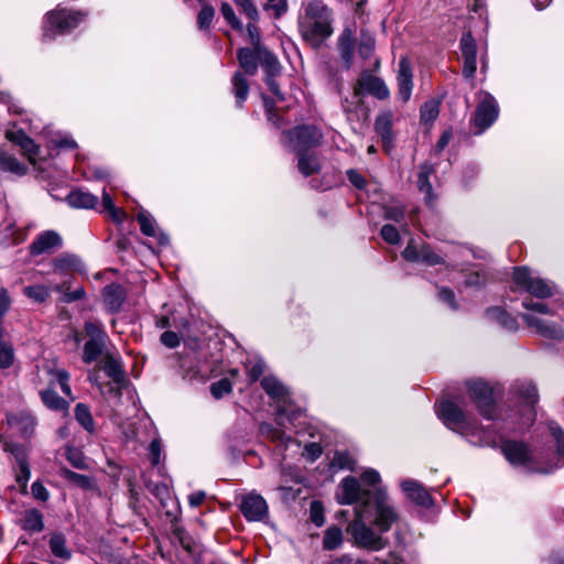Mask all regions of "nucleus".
<instances>
[{
  "label": "nucleus",
  "mask_w": 564,
  "mask_h": 564,
  "mask_svg": "<svg viewBox=\"0 0 564 564\" xmlns=\"http://www.w3.org/2000/svg\"><path fill=\"white\" fill-rule=\"evenodd\" d=\"M303 9L299 19L301 34L305 41L318 46L333 33L332 11L321 0H310L303 3Z\"/></svg>",
  "instance_id": "1"
},
{
  "label": "nucleus",
  "mask_w": 564,
  "mask_h": 564,
  "mask_svg": "<svg viewBox=\"0 0 564 564\" xmlns=\"http://www.w3.org/2000/svg\"><path fill=\"white\" fill-rule=\"evenodd\" d=\"M367 506L355 507V519L347 525V533L351 536L352 543L359 549L378 552L389 545V540L377 533L367 522Z\"/></svg>",
  "instance_id": "2"
},
{
  "label": "nucleus",
  "mask_w": 564,
  "mask_h": 564,
  "mask_svg": "<svg viewBox=\"0 0 564 564\" xmlns=\"http://www.w3.org/2000/svg\"><path fill=\"white\" fill-rule=\"evenodd\" d=\"M368 509L370 524L376 527L380 533L388 532L400 519L397 509L389 502L383 488H377L373 495L366 494L365 502L361 506Z\"/></svg>",
  "instance_id": "3"
},
{
  "label": "nucleus",
  "mask_w": 564,
  "mask_h": 564,
  "mask_svg": "<svg viewBox=\"0 0 564 564\" xmlns=\"http://www.w3.org/2000/svg\"><path fill=\"white\" fill-rule=\"evenodd\" d=\"M323 133L314 124H301L282 132V143L293 152H306L322 143Z\"/></svg>",
  "instance_id": "4"
},
{
  "label": "nucleus",
  "mask_w": 564,
  "mask_h": 564,
  "mask_svg": "<svg viewBox=\"0 0 564 564\" xmlns=\"http://www.w3.org/2000/svg\"><path fill=\"white\" fill-rule=\"evenodd\" d=\"M82 11L53 10L45 15L44 37L54 39L56 34H65L74 30L85 20Z\"/></svg>",
  "instance_id": "5"
},
{
  "label": "nucleus",
  "mask_w": 564,
  "mask_h": 564,
  "mask_svg": "<svg viewBox=\"0 0 564 564\" xmlns=\"http://www.w3.org/2000/svg\"><path fill=\"white\" fill-rule=\"evenodd\" d=\"M466 387L479 414L487 420H494L496 417V398L492 388L481 380L468 381Z\"/></svg>",
  "instance_id": "6"
},
{
  "label": "nucleus",
  "mask_w": 564,
  "mask_h": 564,
  "mask_svg": "<svg viewBox=\"0 0 564 564\" xmlns=\"http://www.w3.org/2000/svg\"><path fill=\"white\" fill-rule=\"evenodd\" d=\"M512 281L519 290L538 299H547L553 295L551 285L541 278L532 276L527 267L514 268Z\"/></svg>",
  "instance_id": "7"
},
{
  "label": "nucleus",
  "mask_w": 564,
  "mask_h": 564,
  "mask_svg": "<svg viewBox=\"0 0 564 564\" xmlns=\"http://www.w3.org/2000/svg\"><path fill=\"white\" fill-rule=\"evenodd\" d=\"M436 412L443 423L454 431L466 433L473 429L471 419L454 401L445 400L441 402Z\"/></svg>",
  "instance_id": "8"
},
{
  "label": "nucleus",
  "mask_w": 564,
  "mask_h": 564,
  "mask_svg": "<svg viewBox=\"0 0 564 564\" xmlns=\"http://www.w3.org/2000/svg\"><path fill=\"white\" fill-rule=\"evenodd\" d=\"M365 93L379 100H386L390 97V90L384 80L369 72H364L354 86V96L358 99V102L361 101Z\"/></svg>",
  "instance_id": "9"
},
{
  "label": "nucleus",
  "mask_w": 564,
  "mask_h": 564,
  "mask_svg": "<svg viewBox=\"0 0 564 564\" xmlns=\"http://www.w3.org/2000/svg\"><path fill=\"white\" fill-rule=\"evenodd\" d=\"M0 444L4 452H8L13 455L17 460L19 470L15 476V480L21 487V490L25 492L28 487V481L31 476L30 465L28 463L26 451L24 446L17 444L9 440L6 436L0 435Z\"/></svg>",
  "instance_id": "10"
},
{
  "label": "nucleus",
  "mask_w": 564,
  "mask_h": 564,
  "mask_svg": "<svg viewBox=\"0 0 564 564\" xmlns=\"http://www.w3.org/2000/svg\"><path fill=\"white\" fill-rule=\"evenodd\" d=\"M499 107L496 99L486 95L485 98L477 105L471 122L474 123L476 134L482 133L488 129L498 118Z\"/></svg>",
  "instance_id": "11"
},
{
  "label": "nucleus",
  "mask_w": 564,
  "mask_h": 564,
  "mask_svg": "<svg viewBox=\"0 0 564 564\" xmlns=\"http://www.w3.org/2000/svg\"><path fill=\"white\" fill-rule=\"evenodd\" d=\"M398 98L403 102H408L413 90V70L410 59L402 56L399 61L397 72Z\"/></svg>",
  "instance_id": "12"
},
{
  "label": "nucleus",
  "mask_w": 564,
  "mask_h": 564,
  "mask_svg": "<svg viewBox=\"0 0 564 564\" xmlns=\"http://www.w3.org/2000/svg\"><path fill=\"white\" fill-rule=\"evenodd\" d=\"M340 487L343 490V496L339 500L340 505H362L366 494H369V496L373 495V491L369 488H362L359 480L352 476L345 477L340 482Z\"/></svg>",
  "instance_id": "13"
},
{
  "label": "nucleus",
  "mask_w": 564,
  "mask_h": 564,
  "mask_svg": "<svg viewBox=\"0 0 564 564\" xmlns=\"http://www.w3.org/2000/svg\"><path fill=\"white\" fill-rule=\"evenodd\" d=\"M459 48L464 62L463 75L466 78H473L477 68V44L470 32L462 35Z\"/></svg>",
  "instance_id": "14"
},
{
  "label": "nucleus",
  "mask_w": 564,
  "mask_h": 564,
  "mask_svg": "<svg viewBox=\"0 0 564 564\" xmlns=\"http://www.w3.org/2000/svg\"><path fill=\"white\" fill-rule=\"evenodd\" d=\"M520 317L530 328H534L538 334L545 338L556 340L564 338V329L556 323L546 322L528 313L520 314Z\"/></svg>",
  "instance_id": "15"
},
{
  "label": "nucleus",
  "mask_w": 564,
  "mask_h": 564,
  "mask_svg": "<svg viewBox=\"0 0 564 564\" xmlns=\"http://www.w3.org/2000/svg\"><path fill=\"white\" fill-rule=\"evenodd\" d=\"M240 511L248 521H261L268 513V505L260 495L249 494L243 497Z\"/></svg>",
  "instance_id": "16"
},
{
  "label": "nucleus",
  "mask_w": 564,
  "mask_h": 564,
  "mask_svg": "<svg viewBox=\"0 0 564 564\" xmlns=\"http://www.w3.org/2000/svg\"><path fill=\"white\" fill-rule=\"evenodd\" d=\"M17 525L29 534L41 533L44 528V514L36 508H28L19 513Z\"/></svg>",
  "instance_id": "17"
},
{
  "label": "nucleus",
  "mask_w": 564,
  "mask_h": 564,
  "mask_svg": "<svg viewBox=\"0 0 564 564\" xmlns=\"http://www.w3.org/2000/svg\"><path fill=\"white\" fill-rule=\"evenodd\" d=\"M393 115L390 111L382 112L375 120V131L381 138L383 150L389 153L393 148L394 135L392 132Z\"/></svg>",
  "instance_id": "18"
},
{
  "label": "nucleus",
  "mask_w": 564,
  "mask_h": 564,
  "mask_svg": "<svg viewBox=\"0 0 564 564\" xmlns=\"http://www.w3.org/2000/svg\"><path fill=\"white\" fill-rule=\"evenodd\" d=\"M62 246L61 236L53 230H47L40 234L30 245V253L32 256H40L45 252H51Z\"/></svg>",
  "instance_id": "19"
},
{
  "label": "nucleus",
  "mask_w": 564,
  "mask_h": 564,
  "mask_svg": "<svg viewBox=\"0 0 564 564\" xmlns=\"http://www.w3.org/2000/svg\"><path fill=\"white\" fill-rule=\"evenodd\" d=\"M263 46H257L252 50L249 47H241L237 52V59L240 66V70L247 76H254L258 72L260 64V52Z\"/></svg>",
  "instance_id": "20"
},
{
  "label": "nucleus",
  "mask_w": 564,
  "mask_h": 564,
  "mask_svg": "<svg viewBox=\"0 0 564 564\" xmlns=\"http://www.w3.org/2000/svg\"><path fill=\"white\" fill-rule=\"evenodd\" d=\"M501 448L506 458L513 465H527L530 462V451L523 442L507 441Z\"/></svg>",
  "instance_id": "21"
},
{
  "label": "nucleus",
  "mask_w": 564,
  "mask_h": 564,
  "mask_svg": "<svg viewBox=\"0 0 564 564\" xmlns=\"http://www.w3.org/2000/svg\"><path fill=\"white\" fill-rule=\"evenodd\" d=\"M401 487L408 497L416 505L424 508L433 506V498L421 484L414 480H404L402 481Z\"/></svg>",
  "instance_id": "22"
},
{
  "label": "nucleus",
  "mask_w": 564,
  "mask_h": 564,
  "mask_svg": "<svg viewBox=\"0 0 564 564\" xmlns=\"http://www.w3.org/2000/svg\"><path fill=\"white\" fill-rule=\"evenodd\" d=\"M435 173V169L432 164L424 163L419 166L417 173V188L424 194V200L427 205H432L436 198L430 176Z\"/></svg>",
  "instance_id": "23"
},
{
  "label": "nucleus",
  "mask_w": 564,
  "mask_h": 564,
  "mask_svg": "<svg viewBox=\"0 0 564 564\" xmlns=\"http://www.w3.org/2000/svg\"><path fill=\"white\" fill-rule=\"evenodd\" d=\"M72 208L91 209L98 204V197L82 188L72 189L65 197Z\"/></svg>",
  "instance_id": "24"
},
{
  "label": "nucleus",
  "mask_w": 564,
  "mask_h": 564,
  "mask_svg": "<svg viewBox=\"0 0 564 564\" xmlns=\"http://www.w3.org/2000/svg\"><path fill=\"white\" fill-rule=\"evenodd\" d=\"M231 94L235 97L236 106L242 108L250 91V83L241 70H236L231 77Z\"/></svg>",
  "instance_id": "25"
},
{
  "label": "nucleus",
  "mask_w": 564,
  "mask_h": 564,
  "mask_svg": "<svg viewBox=\"0 0 564 564\" xmlns=\"http://www.w3.org/2000/svg\"><path fill=\"white\" fill-rule=\"evenodd\" d=\"M104 303L111 312L120 310L126 299V292L119 284H109L104 289Z\"/></svg>",
  "instance_id": "26"
},
{
  "label": "nucleus",
  "mask_w": 564,
  "mask_h": 564,
  "mask_svg": "<svg viewBox=\"0 0 564 564\" xmlns=\"http://www.w3.org/2000/svg\"><path fill=\"white\" fill-rule=\"evenodd\" d=\"M297 169L300 173L307 177L314 174L319 173L321 163L315 153L306 152H297Z\"/></svg>",
  "instance_id": "27"
},
{
  "label": "nucleus",
  "mask_w": 564,
  "mask_h": 564,
  "mask_svg": "<svg viewBox=\"0 0 564 564\" xmlns=\"http://www.w3.org/2000/svg\"><path fill=\"white\" fill-rule=\"evenodd\" d=\"M338 50L340 53V57L345 64V67L348 69L352 64V57L355 52V41L352 37V33L350 30L346 29L339 35L338 39Z\"/></svg>",
  "instance_id": "28"
},
{
  "label": "nucleus",
  "mask_w": 564,
  "mask_h": 564,
  "mask_svg": "<svg viewBox=\"0 0 564 564\" xmlns=\"http://www.w3.org/2000/svg\"><path fill=\"white\" fill-rule=\"evenodd\" d=\"M6 137L11 142L19 145L30 159L37 154V145L23 130L8 131Z\"/></svg>",
  "instance_id": "29"
},
{
  "label": "nucleus",
  "mask_w": 564,
  "mask_h": 564,
  "mask_svg": "<svg viewBox=\"0 0 564 564\" xmlns=\"http://www.w3.org/2000/svg\"><path fill=\"white\" fill-rule=\"evenodd\" d=\"M50 550L55 557L68 561L72 557V551L67 547L66 538L61 532H54L48 541Z\"/></svg>",
  "instance_id": "30"
},
{
  "label": "nucleus",
  "mask_w": 564,
  "mask_h": 564,
  "mask_svg": "<svg viewBox=\"0 0 564 564\" xmlns=\"http://www.w3.org/2000/svg\"><path fill=\"white\" fill-rule=\"evenodd\" d=\"M486 317L490 321L497 322L508 330H517L518 323L514 317L509 315L505 310L498 306L489 307L486 310Z\"/></svg>",
  "instance_id": "31"
},
{
  "label": "nucleus",
  "mask_w": 564,
  "mask_h": 564,
  "mask_svg": "<svg viewBox=\"0 0 564 564\" xmlns=\"http://www.w3.org/2000/svg\"><path fill=\"white\" fill-rule=\"evenodd\" d=\"M102 369L105 373L113 380L115 383L121 384L124 382V371L120 360L113 355L107 354L105 356Z\"/></svg>",
  "instance_id": "32"
},
{
  "label": "nucleus",
  "mask_w": 564,
  "mask_h": 564,
  "mask_svg": "<svg viewBox=\"0 0 564 564\" xmlns=\"http://www.w3.org/2000/svg\"><path fill=\"white\" fill-rule=\"evenodd\" d=\"M8 423L14 427L23 437H30L33 434L35 421L32 416L26 414L11 415L8 417Z\"/></svg>",
  "instance_id": "33"
},
{
  "label": "nucleus",
  "mask_w": 564,
  "mask_h": 564,
  "mask_svg": "<svg viewBox=\"0 0 564 564\" xmlns=\"http://www.w3.org/2000/svg\"><path fill=\"white\" fill-rule=\"evenodd\" d=\"M517 395L529 408L530 412L533 411L534 405L539 401L538 389L534 384L525 382L517 386Z\"/></svg>",
  "instance_id": "34"
},
{
  "label": "nucleus",
  "mask_w": 564,
  "mask_h": 564,
  "mask_svg": "<svg viewBox=\"0 0 564 564\" xmlns=\"http://www.w3.org/2000/svg\"><path fill=\"white\" fill-rule=\"evenodd\" d=\"M260 65L265 72L267 76H279L281 73V65L276 56L271 53L265 46L260 50Z\"/></svg>",
  "instance_id": "35"
},
{
  "label": "nucleus",
  "mask_w": 564,
  "mask_h": 564,
  "mask_svg": "<svg viewBox=\"0 0 564 564\" xmlns=\"http://www.w3.org/2000/svg\"><path fill=\"white\" fill-rule=\"evenodd\" d=\"M106 340L88 339L84 345L83 361L91 364L96 361L104 352Z\"/></svg>",
  "instance_id": "36"
},
{
  "label": "nucleus",
  "mask_w": 564,
  "mask_h": 564,
  "mask_svg": "<svg viewBox=\"0 0 564 564\" xmlns=\"http://www.w3.org/2000/svg\"><path fill=\"white\" fill-rule=\"evenodd\" d=\"M0 170L15 175H24L28 171L25 164L21 163L15 156L6 152L0 153Z\"/></svg>",
  "instance_id": "37"
},
{
  "label": "nucleus",
  "mask_w": 564,
  "mask_h": 564,
  "mask_svg": "<svg viewBox=\"0 0 564 564\" xmlns=\"http://www.w3.org/2000/svg\"><path fill=\"white\" fill-rule=\"evenodd\" d=\"M344 542L343 531L340 528L333 525L329 527L323 538V549L334 551L341 546Z\"/></svg>",
  "instance_id": "38"
},
{
  "label": "nucleus",
  "mask_w": 564,
  "mask_h": 564,
  "mask_svg": "<svg viewBox=\"0 0 564 564\" xmlns=\"http://www.w3.org/2000/svg\"><path fill=\"white\" fill-rule=\"evenodd\" d=\"M41 399L43 403L52 410L64 411L68 408V402L59 397L54 390L47 389L41 391Z\"/></svg>",
  "instance_id": "39"
},
{
  "label": "nucleus",
  "mask_w": 564,
  "mask_h": 564,
  "mask_svg": "<svg viewBox=\"0 0 564 564\" xmlns=\"http://www.w3.org/2000/svg\"><path fill=\"white\" fill-rule=\"evenodd\" d=\"M59 475L82 489H90L93 487V480L89 476L75 473L66 467L59 468Z\"/></svg>",
  "instance_id": "40"
},
{
  "label": "nucleus",
  "mask_w": 564,
  "mask_h": 564,
  "mask_svg": "<svg viewBox=\"0 0 564 564\" xmlns=\"http://www.w3.org/2000/svg\"><path fill=\"white\" fill-rule=\"evenodd\" d=\"M260 384L265 393L273 399L283 398L286 394L285 387L274 377L262 378Z\"/></svg>",
  "instance_id": "41"
},
{
  "label": "nucleus",
  "mask_w": 564,
  "mask_h": 564,
  "mask_svg": "<svg viewBox=\"0 0 564 564\" xmlns=\"http://www.w3.org/2000/svg\"><path fill=\"white\" fill-rule=\"evenodd\" d=\"M76 421L87 431L94 432L95 422L89 408L84 403H77L75 406Z\"/></svg>",
  "instance_id": "42"
},
{
  "label": "nucleus",
  "mask_w": 564,
  "mask_h": 564,
  "mask_svg": "<svg viewBox=\"0 0 564 564\" xmlns=\"http://www.w3.org/2000/svg\"><path fill=\"white\" fill-rule=\"evenodd\" d=\"M440 113V101L435 99L427 100L420 109V118L424 123H432Z\"/></svg>",
  "instance_id": "43"
},
{
  "label": "nucleus",
  "mask_w": 564,
  "mask_h": 564,
  "mask_svg": "<svg viewBox=\"0 0 564 564\" xmlns=\"http://www.w3.org/2000/svg\"><path fill=\"white\" fill-rule=\"evenodd\" d=\"M419 262H422L426 265H437L445 263L444 258L438 256L429 245H423L420 248V258Z\"/></svg>",
  "instance_id": "44"
},
{
  "label": "nucleus",
  "mask_w": 564,
  "mask_h": 564,
  "mask_svg": "<svg viewBox=\"0 0 564 564\" xmlns=\"http://www.w3.org/2000/svg\"><path fill=\"white\" fill-rule=\"evenodd\" d=\"M23 293L36 303H43L50 297L48 288L39 284L25 286Z\"/></svg>",
  "instance_id": "45"
},
{
  "label": "nucleus",
  "mask_w": 564,
  "mask_h": 564,
  "mask_svg": "<svg viewBox=\"0 0 564 564\" xmlns=\"http://www.w3.org/2000/svg\"><path fill=\"white\" fill-rule=\"evenodd\" d=\"M209 390L213 398L219 400L232 391V383L228 378H223L216 382H213L209 387Z\"/></svg>",
  "instance_id": "46"
},
{
  "label": "nucleus",
  "mask_w": 564,
  "mask_h": 564,
  "mask_svg": "<svg viewBox=\"0 0 564 564\" xmlns=\"http://www.w3.org/2000/svg\"><path fill=\"white\" fill-rule=\"evenodd\" d=\"M376 46V40L368 33H361L359 45H358V53L359 55L367 59L369 58L375 51Z\"/></svg>",
  "instance_id": "47"
},
{
  "label": "nucleus",
  "mask_w": 564,
  "mask_h": 564,
  "mask_svg": "<svg viewBox=\"0 0 564 564\" xmlns=\"http://www.w3.org/2000/svg\"><path fill=\"white\" fill-rule=\"evenodd\" d=\"M332 467H336L338 469L352 470L355 467V460L347 452L337 451L334 454Z\"/></svg>",
  "instance_id": "48"
},
{
  "label": "nucleus",
  "mask_w": 564,
  "mask_h": 564,
  "mask_svg": "<svg viewBox=\"0 0 564 564\" xmlns=\"http://www.w3.org/2000/svg\"><path fill=\"white\" fill-rule=\"evenodd\" d=\"M174 536L178 540L181 546L188 553L195 552V542L184 528L176 527L173 530Z\"/></svg>",
  "instance_id": "49"
},
{
  "label": "nucleus",
  "mask_w": 564,
  "mask_h": 564,
  "mask_svg": "<svg viewBox=\"0 0 564 564\" xmlns=\"http://www.w3.org/2000/svg\"><path fill=\"white\" fill-rule=\"evenodd\" d=\"M14 360V351L11 344L0 340V368H9Z\"/></svg>",
  "instance_id": "50"
},
{
  "label": "nucleus",
  "mask_w": 564,
  "mask_h": 564,
  "mask_svg": "<svg viewBox=\"0 0 564 564\" xmlns=\"http://www.w3.org/2000/svg\"><path fill=\"white\" fill-rule=\"evenodd\" d=\"M215 17V10L212 6H204L197 15V25L200 30H207L210 28Z\"/></svg>",
  "instance_id": "51"
},
{
  "label": "nucleus",
  "mask_w": 564,
  "mask_h": 564,
  "mask_svg": "<svg viewBox=\"0 0 564 564\" xmlns=\"http://www.w3.org/2000/svg\"><path fill=\"white\" fill-rule=\"evenodd\" d=\"M138 224L140 226V230L143 235L148 237L155 236V226L152 217L143 212L139 213L137 216Z\"/></svg>",
  "instance_id": "52"
},
{
  "label": "nucleus",
  "mask_w": 564,
  "mask_h": 564,
  "mask_svg": "<svg viewBox=\"0 0 564 564\" xmlns=\"http://www.w3.org/2000/svg\"><path fill=\"white\" fill-rule=\"evenodd\" d=\"M263 9L267 12H272L274 19L281 18L288 11L286 0H267Z\"/></svg>",
  "instance_id": "53"
},
{
  "label": "nucleus",
  "mask_w": 564,
  "mask_h": 564,
  "mask_svg": "<svg viewBox=\"0 0 564 564\" xmlns=\"http://www.w3.org/2000/svg\"><path fill=\"white\" fill-rule=\"evenodd\" d=\"M281 482L285 484H302L303 476L299 471L296 467L293 466H283L281 468Z\"/></svg>",
  "instance_id": "54"
},
{
  "label": "nucleus",
  "mask_w": 564,
  "mask_h": 564,
  "mask_svg": "<svg viewBox=\"0 0 564 564\" xmlns=\"http://www.w3.org/2000/svg\"><path fill=\"white\" fill-rule=\"evenodd\" d=\"M220 12H221L223 17L225 18V20L231 25L232 29H235L237 31L242 30V24H241L240 20L236 17L235 11L229 3L223 2L221 7H220Z\"/></svg>",
  "instance_id": "55"
},
{
  "label": "nucleus",
  "mask_w": 564,
  "mask_h": 564,
  "mask_svg": "<svg viewBox=\"0 0 564 564\" xmlns=\"http://www.w3.org/2000/svg\"><path fill=\"white\" fill-rule=\"evenodd\" d=\"M66 458L70 465L77 469H87L88 464L83 453L76 448H68L66 451Z\"/></svg>",
  "instance_id": "56"
},
{
  "label": "nucleus",
  "mask_w": 564,
  "mask_h": 564,
  "mask_svg": "<svg viewBox=\"0 0 564 564\" xmlns=\"http://www.w3.org/2000/svg\"><path fill=\"white\" fill-rule=\"evenodd\" d=\"M549 430H550L551 435L556 441L557 454L562 458H564V432H563L562 427L555 422H550Z\"/></svg>",
  "instance_id": "57"
},
{
  "label": "nucleus",
  "mask_w": 564,
  "mask_h": 564,
  "mask_svg": "<svg viewBox=\"0 0 564 564\" xmlns=\"http://www.w3.org/2000/svg\"><path fill=\"white\" fill-rule=\"evenodd\" d=\"M85 332L89 339L107 340V334L104 332L99 323L86 322Z\"/></svg>",
  "instance_id": "58"
},
{
  "label": "nucleus",
  "mask_w": 564,
  "mask_h": 564,
  "mask_svg": "<svg viewBox=\"0 0 564 564\" xmlns=\"http://www.w3.org/2000/svg\"><path fill=\"white\" fill-rule=\"evenodd\" d=\"M380 235L382 239L390 245H398L400 242L399 230L393 225H383Z\"/></svg>",
  "instance_id": "59"
},
{
  "label": "nucleus",
  "mask_w": 564,
  "mask_h": 564,
  "mask_svg": "<svg viewBox=\"0 0 564 564\" xmlns=\"http://www.w3.org/2000/svg\"><path fill=\"white\" fill-rule=\"evenodd\" d=\"M360 478H361L362 484L372 487V489H370L371 491H375L377 488H382L381 486H379L380 475L375 469H368V470L364 471L361 474Z\"/></svg>",
  "instance_id": "60"
},
{
  "label": "nucleus",
  "mask_w": 564,
  "mask_h": 564,
  "mask_svg": "<svg viewBox=\"0 0 564 564\" xmlns=\"http://www.w3.org/2000/svg\"><path fill=\"white\" fill-rule=\"evenodd\" d=\"M310 512H311L312 522L314 524H316L317 527L323 525V523H324L323 506L319 501L314 500L311 502Z\"/></svg>",
  "instance_id": "61"
},
{
  "label": "nucleus",
  "mask_w": 564,
  "mask_h": 564,
  "mask_svg": "<svg viewBox=\"0 0 564 564\" xmlns=\"http://www.w3.org/2000/svg\"><path fill=\"white\" fill-rule=\"evenodd\" d=\"M55 378L62 389V392L67 395V397H70L72 399H74L72 397V389H70V386L68 383L69 381V373L66 371V370H57L55 372Z\"/></svg>",
  "instance_id": "62"
},
{
  "label": "nucleus",
  "mask_w": 564,
  "mask_h": 564,
  "mask_svg": "<svg viewBox=\"0 0 564 564\" xmlns=\"http://www.w3.org/2000/svg\"><path fill=\"white\" fill-rule=\"evenodd\" d=\"M237 6H239L242 12L252 21H257L258 10L251 0H235Z\"/></svg>",
  "instance_id": "63"
},
{
  "label": "nucleus",
  "mask_w": 564,
  "mask_h": 564,
  "mask_svg": "<svg viewBox=\"0 0 564 564\" xmlns=\"http://www.w3.org/2000/svg\"><path fill=\"white\" fill-rule=\"evenodd\" d=\"M162 445L159 438H154L149 446V458L153 466L160 464Z\"/></svg>",
  "instance_id": "64"
}]
</instances>
